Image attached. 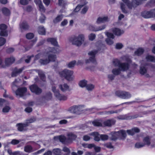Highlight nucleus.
I'll return each instance as SVG.
<instances>
[{
	"mask_svg": "<svg viewBox=\"0 0 155 155\" xmlns=\"http://www.w3.org/2000/svg\"><path fill=\"white\" fill-rule=\"evenodd\" d=\"M83 5H78L75 8L74 10V12H77L79 11L81 8L83 6Z\"/></svg>",
	"mask_w": 155,
	"mask_h": 155,
	"instance_id": "nucleus-62",
	"label": "nucleus"
},
{
	"mask_svg": "<svg viewBox=\"0 0 155 155\" xmlns=\"http://www.w3.org/2000/svg\"><path fill=\"white\" fill-rule=\"evenodd\" d=\"M6 42V40L3 38L0 37V46H1L3 45Z\"/></svg>",
	"mask_w": 155,
	"mask_h": 155,
	"instance_id": "nucleus-53",
	"label": "nucleus"
},
{
	"mask_svg": "<svg viewBox=\"0 0 155 155\" xmlns=\"http://www.w3.org/2000/svg\"><path fill=\"white\" fill-rule=\"evenodd\" d=\"M68 139L69 141L75 140L76 137V136L75 134L72 133H70L68 134Z\"/></svg>",
	"mask_w": 155,
	"mask_h": 155,
	"instance_id": "nucleus-34",
	"label": "nucleus"
},
{
	"mask_svg": "<svg viewBox=\"0 0 155 155\" xmlns=\"http://www.w3.org/2000/svg\"><path fill=\"white\" fill-rule=\"evenodd\" d=\"M30 89L31 92L35 93L37 94H39L42 92L41 89L35 85H33L30 86Z\"/></svg>",
	"mask_w": 155,
	"mask_h": 155,
	"instance_id": "nucleus-13",
	"label": "nucleus"
},
{
	"mask_svg": "<svg viewBox=\"0 0 155 155\" xmlns=\"http://www.w3.org/2000/svg\"><path fill=\"white\" fill-rule=\"evenodd\" d=\"M15 61V59L13 57L7 58L5 60L6 66H8L13 63Z\"/></svg>",
	"mask_w": 155,
	"mask_h": 155,
	"instance_id": "nucleus-24",
	"label": "nucleus"
},
{
	"mask_svg": "<svg viewBox=\"0 0 155 155\" xmlns=\"http://www.w3.org/2000/svg\"><path fill=\"white\" fill-rule=\"evenodd\" d=\"M84 35L83 34H80L77 36H74L72 38L71 41L73 45L80 46L84 42Z\"/></svg>",
	"mask_w": 155,
	"mask_h": 155,
	"instance_id": "nucleus-7",
	"label": "nucleus"
},
{
	"mask_svg": "<svg viewBox=\"0 0 155 155\" xmlns=\"http://www.w3.org/2000/svg\"><path fill=\"white\" fill-rule=\"evenodd\" d=\"M38 6L40 11L43 12H45V9L42 3L39 4Z\"/></svg>",
	"mask_w": 155,
	"mask_h": 155,
	"instance_id": "nucleus-52",
	"label": "nucleus"
},
{
	"mask_svg": "<svg viewBox=\"0 0 155 155\" xmlns=\"http://www.w3.org/2000/svg\"><path fill=\"white\" fill-rule=\"evenodd\" d=\"M10 109V108L9 107L6 106L3 108L2 110V111L4 113H7L8 112Z\"/></svg>",
	"mask_w": 155,
	"mask_h": 155,
	"instance_id": "nucleus-58",
	"label": "nucleus"
},
{
	"mask_svg": "<svg viewBox=\"0 0 155 155\" xmlns=\"http://www.w3.org/2000/svg\"><path fill=\"white\" fill-rule=\"evenodd\" d=\"M86 89L88 91H92L94 88V85L92 84H89L86 86Z\"/></svg>",
	"mask_w": 155,
	"mask_h": 155,
	"instance_id": "nucleus-39",
	"label": "nucleus"
},
{
	"mask_svg": "<svg viewBox=\"0 0 155 155\" xmlns=\"http://www.w3.org/2000/svg\"><path fill=\"white\" fill-rule=\"evenodd\" d=\"M145 146V144L143 143H138L135 145V147L136 148H139L143 147Z\"/></svg>",
	"mask_w": 155,
	"mask_h": 155,
	"instance_id": "nucleus-50",
	"label": "nucleus"
},
{
	"mask_svg": "<svg viewBox=\"0 0 155 155\" xmlns=\"http://www.w3.org/2000/svg\"><path fill=\"white\" fill-rule=\"evenodd\" d=\"M38 75L41 78V79L43 81H45V77L44 74L41 70L38 71Z\"/></svg>",
	"mask_w": 155,
	"mask_h": 155,
	"instance_id": "nucleus-38",
	"label": "nucleus"
},
{
	"mask_svg": "<svg viewBox=\"0 0 155 155\" xmlns=\"http://www.w3.org/2000/svg\"><path fill=\"white\" fill-rule=\"evenodd\" d=\"M140 73L142 75H144L147 77H149L150 76L147 73L146 69L144 67L141 66L139 71Z\"/></svg>",
	"mask_w": 155,
	"mask_h": 155,
	"instance_id": "nucleus-22",
	"label": "nucleus"
},
{
	"mask_svg": "<svg viewBox=\"0 0 155 155\" xmlns=\"http://www.w3.org/2000/svg\"><path fill=\"white\" fill-rule=\"evenodd\" d=\"M113 73L115 75H117L120 73V70L119 69H114L112 70Z\"/></svg>",
	"mask_w": 155,
	"mask_h": 155,
	"instance_id": "nucleus-56",
	"label": "nucleus"
},
{
	"mask_svg": "<svg viewBox=\"0 0 155 155\" xmlns=\"http://www.w3.org/2000/svg\"><path fill=\"white\" fill-rule=\"evenodd\" d=\"M34 37V35L32 33H28L26 35V38L28 39H32Z\"/></svg>",
	"mask_w": 155,
	"mask_h": 155,
	"instance_id": "nucleus-51",
	"label": "nucleus"
},
{
	"mask_svg": "<svg viewBox=\"0 0 155 155\" xmlns=\"http://www.w3.org/2000/svg\"><path fill=\"white\" fill-rule=\"evenodd\" d=\"M17 82H18V81H17V80L16 79L15 80V81L12 83V90L13 91H15V88H16V83Z\"/></svg>",
	"mask_w": 155,
	"mask_h": 155,
	"instance_id": "nucleus-55",
	"label": "nucleus"
},
{
	"mask_svg": "<svg viewBox=\"0 0 155 155\" xmlns=\"http://www.w3.org/2000/svg\"><path fill=\"white\" fill-rule=\"evenodd\" d=\"M59 139L60 141L62 143H65L67 141L65 137L64 136H61L59 137Z\"/></svg>",
	"mask_w": 155,
	"mask_h": 155,
	"instance_id": "nucleus-46",
	"label": "nucleus"
},
{
	"mask_svg": "<svg viewBox=\"0 0 155 155\" xmlns=\"http://www.w3.org/2000/svg\"><path fill=\"white\" fill-rule=\"evenodd\" d=\"M2 11L3 13L5 15H8L10 14L9 10L7 8H4L2 9Z\"/></svg>",
	"mask_w": 155,
	"mask_h": 155,
	"instance_id": "nucleus-42",
	"label": "nucleus"
},
{
	"mask_svg": "<svg viewBox=\"0 0 155 155\" xmlns=\"http://www.w3.org/2000/svg\"><path fill=\"white\" fill-rule=\"evenodd\" d=\"M38 33L40 35H44L45 34V29L43 26H39L38 28Z\"/></svg>",
	"mask_w": 155,
	"mask_h": 155,
	"instance_id": "nucleus-28",
	"label": "nucleus"
},
{
	"mask_svg": "<svg viewBox=\"0 0 155 155\" xmlns=\"http://www.w3.org/2000/svg\"><path fill=\"white\" fill-rule=\"evenodd\" d=\"M58 4L60 6H64L66 3L63 0H58Z\"/></svg>",
	"mask_w": 155,
	"mask_h": 155,
	"instance_id": "nucleus-60",
	"label": "nucleus"
},
{
	"mask_svg": "<svg viewBox=\"0 0 155 155\" xmlns=\"http://www.w3.org/2000/svg\"><path fill=\"white\" fill-rule=\"evenodd\" d=\"M49 51L47 54L48 57V59L45 60L40 59L39 62L41 64H46L49 63L50 61H55L56 59V55L52 53H58L60 52V50L58 48H48Z\"/></svg>",
	"mask_w": 155,
	"mask_h": 155,
	"instance_id": "nucleus-1",
	"label": "nucleus"
},
{
	"mask_svg": "<svg viewBox=\"0 0 155 155\" xmlns=\"http://www.w3.org/2000/svg\"><path fill=\"white\" fill-rule=\"evenodd\" d=\"M24 150L25 152L27 153H30L34 151L32 147L29 145L25 146L24 147Z\"/></svg>",
	"mask_w": 155,
	"mask_h": 155,
	"instance_id": "nucleus-30",
	"label": "nucleus"
},
{
	"mask_svg": "<svg viewBox=\"0 0 155 155\" xmlns=\"http://www.w3.org/2000/svg\"><path fill=\"white\" fill-rule=\"evenodd\" d=\"M140 130L137 127H134L131 129L127 130L126 132L129 135H133L135 133H139Z\"/></svg>",
	"mask_w": 155,
	"mask_h": 155,
	"instance_id": "nucleus-18",
	"label": "nucleus"
},
{
	"mask_svg": "<svg viewBox=\"0 0 155 155\" xmlns=\"http://www.w3.org/2000/svg\"><path fill=\"white\" fill-rule=\"evenodd\" d=\"M45 19V15L42 14L39 18V21L41 23H43L44 22V21Z\"/></svg>",
	"mask_w": 155,
	"mask_h": 155,
	"instance_id": "nucleus-59",
	"label": "nucleus"
},
{
	"mask_svg": "<svg viewBox=\"0 0 155 155\" xmlns=\"http://www.w3.org/2000/svg\"><path fill=\"white\" fill-rule=\"evenodd\" d=\"M55 96L60 101H65L67 99V96L61 94L59 92L56 93Z\"/></svg>",
	"mask_w": 155,
	"mask_h": 155,
	"instance_id": "nucleus-21",
	"label": "nucleus"
},
{
	"mask_svg": "<svg viewBox=\"0 0 155 155\" xmlns=\"http://www.w3.org/2000/svg\"><path fill=\"white\" fill-rule=\"evenodd\" d=\"M118 132L119 133V137H121L124 138H125L126 137L127 134L125 130H120L118 131Z\"/></svg>",
	"mask_w": 155,
	"mask_h": 155,
	"instance_id": "nucleus-40",
	"label": "nucleus"
},
{
	"mask_svg": "<svg viewBox=\"0 0 155 155\" xmlns=\"http://www.w3.org/2000/svg\"><path fill=\"white\" fill-rule=\"evenodd\" d=\"M112 137L110 139L112 140H115L117 139L118 137H119V133L118 132H112L111 133Z\"/></svg>",
	"mask_w": 155,
	"mask_h": 155,
	"instance_id": "nucleus-29",
	"label": "nucleus"
},
{
	"mask_svg": "<svg viewBox=\"0 0 155 155\" xmlns=\"http://www.w3.org/2000/svg\"><path fill=\"white\" fill-rule=\"evenodd\" d=\"M24 69V68H23L19 69L15 68L12 74V76L13 77L16 76L17 74L21 73Z\"/></svg>",
	"mask_w": 155,
	"mask_h": 155,
	"instance_id": "nucleus-25",
	"label": "nucleus"
},
{
	"mask_svg": "<svg viewBox=\"0 0 155 155\" xmlns=\"http://www.w3.org/2000/svg\"><path fill=\"white\" fill-rule=\"evenodd\" d=\"M27 91V88L25 87H21L18 88L15 91L16 95L20 97L23 96Z\"/></svg>",
	"mask_w": 155,
	"mask_h": 155,
	"instance_id": "nucleus-12",
	"label": "nucleus"
},
{
	"mask_svg": "<svg viewBox=\"0 0 155 155\" xmlns=\"http://www.w3.org/2000/svg\"><path fill=\"white\" fill-rule=\"evenodd\" d=\"M147 61L155 62V56L151 55H147L146 58Z\"/></svg>",
	"mask_w": 155,
	"mask_h": 155,
	"instance_id": "nucleus-32",
	"label": "nucleus"
},
{
	"mask_svg": "<svg viewBox=\"0 0 155 155\" xmlns=\"http://www.w3.org/2000/svg\"><path fill=\"white\" fill-rule=\"evenodd\" d=\"M63 150L64 152H66L68 154H69L70 153V150L66 147H64L63 148Z\"/></svg>",
	"mask_w": 155,
	"mask_h": 155,
	"instance_id": "nucleus-64",
	"label": "nucleus"
},
{
	"mask_svg": "<svg viewBox=\"0 0 155 155\" xmlns=\"http://www.w3.org/2000/svg\"><path fill=\"white\" fill-rule=\"evenodd\" d=\"M143 141L144 143H143L145 145H149L150 143V139L149 136H147L145 137L143 139Z\"/></svg>",
	"mask_w": 155,
	"mask_h": 155,
	"instance_id": "nucleus-37",
	"label": "nucleus"
},
{
	"mask_svg": "<svg viewBox=\"0 0 155 155\" xmlns=\"http://www.w3.org/2000/svg\"><path fill=\"white\" fill-rule=\"evenodd\" d=\"M35 121V119L34 118H31L27 120H26V122L25 123V124H27L28 125V124L32 123L34 122Z\"/></svg>",
	"mask_w": 155,
	"mask_h": 155,
	"instance_id": "nucleus-48",
	"label": "nucleus"
},
{
	"mask_svg": "<svg viewBox=\"0 0 155 155\" xmlns=\"http://www.w3.org/2000/svg\"><path fill=\"white\" fill-rule=\"evenodd\" d=\"M111 30L115 35L117 36H120L124 33V31L123 30H121L118 28H113Z\"/></svg>",
	"mask_w": 155,
	"mask_h": 155,
	"instance_id": "nucleus-19",
	"label": "nucleus"
},
{
	"mask_svg": "<svg viewBox=\"0 0 155 155\" xmlns=\"http://www.w3.org/2000/svg\"><path fill=\"white\" fill-rule=\"evenodd\" d=\"M123 2L127 5L128 8L132 9L133 8H135L137 6L142 3L144 1L147 0H133L131 3L128 0H122Z\"/></svg>",
	"mask_w": 155,
	"mask_h": 155,
	"instance_id": "nucleus-5",
	"label": "nucleus"
},
{
	"mask_svg": "<svg viewBox=\"0 0 155 155\" xmlns=\"http://www.w3.org/2000/svg\"><path fill=\"white\" fill-rule=\"evenodd\" d=\"M28 126V124H24L19 123L16 124V126L17 127L18 130L20 131H23L24 130V128Z\"/></svg>",
	"mask_w": 155,
	"mask_h": 155,
	"instance_id": "nucleus-26",
	"label": "nucleus"
},
{
	"mask_svg": "<svg viewBox=\"0 0 155 155\" xmlns=\"http://www.w3.org/2000/svg\"><path fill=\"white\" fill-rule=\"evenodd\" d=\"M52 152L54 155H61L62 154V150L59 148L53 149Z\"/></svg>",
	"mask_w": 155,
	"mask_h": 155,
	"instance_id": "nucleus-35",
	"label": "nucleus"
},
{
	"mask_svg": "<svg viewBox=\"0 0 155 155\" xmlns=\"http://www.w3.org/2000/svg\"><path fill=\"white\" fill-rule=\"evenodd\" d=\"M106 27V25H103L98 27H95L94 25L89 24L88 25V29L90 30L97 31H101L104 29Z\"/></svg>",
	"mask_w": 155,
	"mask_h": 155,
	"instance_id": "nucleus-10",
	"label": "nucleus"
},
{
	"mask_svg": "<svg viewBox=\"0 0 155 155\" xmlns=\"http://www.w3.org/2000/svg\"><path fill=\"white\" fill-rule=\"evenodd\" d=\"M123 47V45L120 43H117L116 45V48L117 49H120Z\"/></svg>",
	"mask_w": 155,
	"mask_h": 155,
	"instance_id": "nucleus-63",
	"label": "nucleus"
},
{
	"mask_svg": "<svg viewBox=\"0 0 155 155\" xmlns=\"http://www.w3.org/2000/svg\"><path fill=\"white\" fill-rule=\"evenodd\" d=\"M124 60H125L127 63H120V61L117 59H114L113 60V64L115 66H119V68L121 71H125L127 70L129 68L128 63H130L131 61L130 59L127 57H124L123 58Z\"/></svg>",
	"mask_w": 155,
	"mask_h": 155,
	"instance_id": "nucleus-2",
	"label": "nucleus"
},
{
	"mask_svg": "<svg viewBox=\"0 0 155 155\" xmlns=\"http://www.w3.org/2000/svg\"><path fill=\"white\" fill-rule=\"evenodd\" d=\"M144 51V50L142 48H139L135 52V55L139 56L143 54Z\"/></svg>",
	"mask_w": 155,
	"mask_h": 155,
	"instance_id": "nucleus-33",
	"label": "nucleus"
},
{
	"mask_svg": "<svg viewBox=\"0 0 155 155\" xmlns=\"http://www.w3.org/2000/svg\"><path fill=\"white\" fill-rule=\"evenodd\" d=\"M116 121L114 119H109L104 121L102 125L101 123L97 121H94L92 122V124L94 126H103L110 127L115 124Z\"/></svg>",
	"mask_w": 155,
	"mask_h": 155,
	"instance_id": "nucleus-6",
	"label": "nucleus"
},
{
	"mask_svg": "<svg viewBox=\"0 0 155 155\" xmlns=\"http://www.w3.org/2000/svg\"><path fill=\"white\" fill-rule=\"evenodd\" d=\"M80 106H74L71 108V111L73 113H78L82 110Z\"/></svg>",
	"mask_w": 155,
	"mask_h": 155,
	"instance_id": "nucleus-20",
	"label": "nucleus"
},
{
	"mask_svg": "<svg viewBox=\"0 0 155 155\" xmlns=\"http://www.w3.org/2000/svg\"><path fill=\"white\" fill-rule=\"evenodd\" d=\"M59 88L63 92L69 91L71 90L69 86L66 83L60 84L59 85Z\"/></svg>",
	"mask_w": 155,
	"mask_h": 155,
	"instance_id": "nucleus-15",
	"label": "nucleus"
},
{
	"mask_svg": "<svg viewBox=\"0 0 155 155\" xmlns=\"http://www.w3.org/2000/svg\"><path fill=\"white\" fill-rule=\"evenodd\" d=\"M7 26L5 24L0 25V36L6 37L8 35V31L7 30Z\"/></svg>",
	"mask_w": 155,
	"mask_h": 155,
	"instance_id": "nucleus-11",
	"label": "nucleus"
},
{
	"mask_svg": "<svg viewBox=\"0 0 155 155\" xmlns=\"http://www.w3.org/2000/svg\"><path fill=\"white\" fill-rule=\"evenodd\" d=\"M87 81L84 80L81 81L79 83V84L80 87H86L87 84Z\"/></svg>",
	"mask_w": 155,
	"mask_h": 155,
	"instance_id": "nucleus-41",
	"label": "nucleus"
},
{
	"mask_svg": "<svg viewBox=\"0 0 155 155\" xmlns=\"http://www.w3.org/2000/svg\"><path fill=\"white\" fill-rule=\"evenodd\" d=\"M95 37V35L93 34H91L89 36V40L91 41H93Z\"/></svg>",
	"mask_w": 155,
	"mask_h": 155,
	"instance_id": "nucleus-61",
	"label": "nucleus"
},
{
	"mask_svg": "<svg viewBox=\"0 0 155 155\" xmlns=\"http://www.w3.org/2000/svg\"><path fill=\"white\" fill-rule=\"evenodd\" d=\"M91 135H92L94 137V140L97 141H98L100 140V137L99 134L97 132H95L91 133Z\"/></svg>",
	"mask_w": 155,
	"mask_h": 155,
	"instance_id": "nucleus-27",
	"label": "nucleus"
},
{
	"mask_svg": "<svg viewBox=\"0 0 155 155\" xmlns=\"http://www.w3.org/2000/svg\"><path fill=\"white\" fill-rule=\"evenodd\" d=\"M63 18L62 15H58L55 19L53 20V22L55 23H56L60 21Z\"/></svg>",
	"mask_w": 155,
	"mask_h": 155,
	"instance_id": "nucleus-36",
	"label": "nucleus"
},
{
	"mask_svg": "<svg viewBox=\"0 0 155 155\" xmlns=\"http://www.w3.org/2000/svg\"><path fill=\"white\" fill-rule=\"evenodd\" d=\"M100 138L101 140L105 141L108 140V136L107 135L102 134L100 135Z\"/></svg>",
	"mask_w": 155,
	"mask_h": 155,
	"instance_id": "nucleus-45",
	"label": "nucleus"
},
{
	"mask_svg": "<svg viewBox=\"0 0 155 155\" xmlns=\"http://www.w3.org/2000/svg\"><path fill=\"white\" fill-rule=\"evenodd\" d=\"M76 64V61H73L68 64V66L69 68H71L74 67Z\"/></svg>",
	"mask_w": 155,
	"mask_h": 155,
	"instance_id": "nucleus-44",
	"label": "nucleus"
},
{
	"mask_svg": "<svg viewBox=\"0 0 155 155\" xmlns=\"http://www.w3.org/2000/svg\"><path fill=\"white\" fill-rule=\"evenodd\" d=\"M73 71L64 69L58 72V74L61 77H64L69 81H72L73 78Z\"/></svg>",
	"mask_w": 155,
	"mask_h": 155,
	"instance_id": "nucleus-4",
	"label": "nucleus"
},
{
	"mask_svg": "<svg viewBox=\"0 0 155 155\" xmlns=\"http://www.w3.org/2000/svg\"><path fill=\"white\" fill-rule=\"evenodd\" d=\"M118 112L117 110H116L115 111L111 110L110 111H105L104 112V114L107 115H109L110 114H112L114 113H117Z\"/></svg>",
	"mask_w": 155,
	"mask_h": 155,
	"instance_id": "nucleus-57",
	"label": "nucleus"
},
{
	"mask_svg": "<svg viewBox=\"0 0 155 155\" xmlns=\"http://www.w3.org/2000/svg\"><path fill=\"white\" fill-rule=\"evenodd\" d=\"M47 41L48 42H50L51 44L54 46L57 47H59L58 42L55 39L52 38H48L47 39Z\"/></svg>",
	"mask_w": 155,
	"mask_h": 155,
	"instance_id": "nucleus-23",
	"label": "nucleus"
},
{
	"mask_svg": "<svg viewBox=\"0 0 155 155\" xmlns=\"http://www.w3.org/2000/svg\"><path fill=\"white\" fill-rule=\"evenodd\" d=\"M105 33L107 37V38L105 40L107 43L109 45L113 44L114 41L112 39H114V35L112 33L107 31L105 32Z\"/></svg>",
	"mask_w": 155,
	"mask_h": 155,
	"instance_id": "nucleus-9",
	"label": "nucleus"
},
{
	"mask_svg": "<svg viewBox=\"0 0 155 155\" xmlns=\"http://www.w3.org/2000/svg\"><path fill=\"white\" fill-rule=\"evenodd\" d=\"M21 140L16 139H13L11 142V144L12 145H16L19 143Z\"/></svg>",
	"mask_w": 155,
	"mask_h": 155,
	"instance_id": "nucleus-54",
	"label": "nucleus"
},
{
	"mask_svg": "<svg viewBox=\"0 0 155 155\" xmlns=\"http://www.w3.org/2000/svg\"><path fill=\"white\" fill-rule=\"evenodd\" d=\"M115 94L118 97L124 99L129 98L131 97V95L126 91H117L116 92Z\"/></svg>",
	"mask_w": 155,
	"mask_h": 155,
	"instance_id": "nucleus-8",
	"label": "nucleus"
},
{
	"mask_svg": "<svg viewBox=\"0 0 155 155\" xmlns=\"http://www.w3.org/2000/svg\"><path fill=\"white\" fill-rule=\"evenodd\" d=\"M52 90L54 93L55 96L56 93H59V91L56 89V87L54 84L52 85Z\"/></svg>",
	"mask_w": 155,
	"mask_h": 155,
	"instance_id": "nucleus-43",
	"label": "nucleus"
},
{
	"mask_svg": "<svg viewBox=\"0 0 155 155\" xmlns=\"http://www.w3.org/2000/svg\"><path fill=\"white\" fill-rule=\"evenodd\" d=\"M30 89L31 92L35 93L37 94H39L42 92L41 89L35 85H33L30 86Z\"/></svg>",
	"mask_w": 155,
	"mask_h": 155,
	"instance_id": "nucleus-14",
	"label": "nucleus"
},
{
	"mask_svg": "<svg viewBox=\"0 0 155 155\" xmlns=\"http://www.w3.org/2000/svg\"><path fill=\"white\" fill-rule=\"evenodd\" d=\"M109 21V19L107 16L99 17L97 19L96 22L97 24H100L107 22Z\"/></svg>",
	"mask_w": 155,
	"mask_h": 155,
	"instance_id": "nucleus-17",
	"label": "nucleus"
},
{
	"mask_svg": "<svg viewBox=\"0 0 155 155\" xmlns=\"http://www.w3.org/2000/svg\"><path fill=\"white\" fill-rule=\"evenodd\" d=\"M125 5L123 3L120 4V8L122 12L124 13H127L128 12L125 9Z\"/></svg>",
	"mask_w": 155,
	"mask_h": 155,
	"instance_id": "nucleus-47",
	"label": "nucleus"
},
{
	"mask_svg": "<svg viewBox=\"0 0 155 155\" xmlns=\"http://www.w3.org/2000/svg\"><path fill=\"white\" fill-rule=\"evenodd\" d=\"M153 10L150 11H145L142 13V16L145 18H149L153 17L154 16V13Z\"/></svg>",
	"mask_w": 155,
	"mask_h": 155,
	"instance_id": "nucleus-16",
	"label": "nucleus"
},
{
	"mask_svg": "<svg viewBox=\"0 0 155 155\" xmlns=\"http://www.w3.org/2000/svg\"><path fill=\"white\" fill-rule=\"evenodd\" d=\"M20 28L21 29L26 30L29 28V25L26 22H23L20 25Z\"/></svg>",
	"mask_w": 155,
	"mask_h": 155,
	"instance_id": "nucleus-31",
	"label": "nucleus"
},
{
	"mask_svg": "<svg viewBox=\"0 0 155 155\" xmlns=\"http://www.w3.org/2000/svg\"><path fill=\"white\" fill-rule=\"evenodd\" d=\"M97 53V51H92L89 53L88 54L91 56L89 59L86 60V63H89L91 62L94 64V65L92 67L88 66L87 67V68L89 69L91 71H94L95 67V65L96 64V61L95 59V56L96 54Z\"/></svg>",
	"mask_w": 155,
	"mask_h": 155,
	"instance_id": "nucleus-3",
	"label": "nucleus"
},
{
	"mask_svg": "<svg viewBox=\"0 0 155 155\" xmlns=\"http://www.w3.org/2000/svg\"><path fill=\"white\" fill-rule=\"evenodd\" d=\"M45 55V54L42 53H39L38 54L36 55L35 57V60H37L40 58L41 57H44Z\"/></svg>",
	"mask_w": 155,
	"mask_h": 155,
	"instance_id": "nucleus-49",
	"label": "nucleus"
}]
</instances>
